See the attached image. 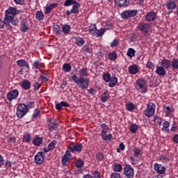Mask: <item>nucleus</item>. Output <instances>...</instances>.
<instances>
[{
    "label": "nucleus",
    "mask_w": 178,
    "mask_h": 178,
    "mask_svg": "<svg viewBox=\"0 0 178 178\" xmlns=\"http://www.w3.org/2000/svg\"><path fill=\"white\" fill-rule=\"evenodd\" d=\"M80 76L77 77V75L74 74L71 77L72 81H74L79 88L81 90H87L90 86V79L88 78H85L88 76V72L87 68H82L79 71Z\"/></svg>",
    "instance_id": "obj_1"
},
{
    "label": "nucleus",
    "mask_w": 178,
    "mask_h": 178,
    "mask_svg": "<svg viewBox=\"0 0 178 178\" xmlns=\"http://www.w3.org/2000/svg\"><path fill=\"white\" fill-rule=\"evenodd\" d=\"M19 13L20 10H17L16 8L10 7L5 11L6 20L10 21L13 26H17L19 24V19H15V16Z\"/></svg>",
    "instance_id": "obj_2"
},
{
    "label": "nucleus",
    "mask_w": 178,
    "mask_h": 178,
    "mask_svg": "<svg viewBox=\"0 0 178 178\" xmlns=\"http://www.w3.org/2000/svg\"><path fill=\"white\" fill-rule=\"evenodd\" d=\"M27 112H29V109L26 106V104H20L17 106V116L19 119H22V118L26 116V115H27Z\"/></svg>",
    "instance_id": "obj_3"
},
{
    "label": "nucleus",
    "mask_w": 178,
    "mask_h": 178,
    "mask_svg": "<svg viewBox=\"0 0 178 178\" xmlns=\"http://www.w3.org/2000/svg\"><path fill=\"white\" fill-rule=\"evenodd\" d=\"M147 85V81L143 79H139L136 81V90H141L143 94H145L148 91V88L145 86Z\"/></svg>",
    "instance_id": "obj_4"
},
{
    "label": "nucleus",
    "mask_w": 178,
    "mask_h": 178,
    "mask_svg": "<svg viewBox=\"0 0 178 178\" xmlns=\"http://www.w3.org/2000/svg\"><path fill=\"white\" fill-rule=\"evenodd\" d=\"M155 115V104L154 103L150 102L147 104V107L145 110V116L147 118H152Z\"/></svg>",
    "instance_id": "obj_5"
},
{
    "label": "nucleus",
    "mask_w": 178,
    "mask_h": 178,
    "mask_svg": "<svg viewBox=\"0 0 178 178\" xmlns=\"http://www.w3.org/2000/svg\"><path fill=\"white\" fill-rule=\"evenodd\" d=\"M138 11L137 10H127L121 13V17L127 20L129 17H134Z\"/></svg>",
    "instance_id": "obj_6"
},
{
    "label": "nucleus",
    "mask_w": 178,
    "mask_h": 178,
    "mask_svg": "<svg viewBox=\"0 0 178 178\" xmlns=\"http://www.w3.org/2000/svg\"><path fill=\"white\" fill-rule=\"evenodd\" d=\"M124 175L127 178H134V168L129 164H126L124 167Z\"/></svg>",
    "instance_id": "obj_7"
},
{
    "label": "nucleus",
    "mask_w": 178,
    "mask_h": 178,
    "mask_svg": "<svg viewBox=\"0 0 178 178\" xmlns=\"http://www.w3.org/2000/svg\"><path fill=\"white\" fill-rule=\"evenodd\" d=\"M69 150L70 152H81V149H83V145L80 143H71L68 147Z\"/></svg>",
    "instance_id": "obj_8"
},
{
    "label": "nucleus",
    "mask_w": 178,
    "mask_h": 178,
    "mask_svg": "<svg viewBox=\"0 0 178 178\" xmlns=\"http://www.w3.org/2000/svg\"><path fill=\"white\" fill-rule=\"evenodd\" d=\"M139 31H141L143 33V35H147L148 34V31L151 29L149 24H139L137 27Z\"/></svg>",
    "instance_id": "obj_9"
},
{
    "label": "nucleus",
    "mask_w": 178,
    "mask_h": 178,
    "mask_svg": "<svg viewBox=\"0 0 178 178\" xmlns=\"http://www.w3.org/2000/svg\"><path fill=\"white\" fill-rule=\"evenodd\" d=\"M17 97H19V90L15 89L8 92L6 95V98L10 102H12L13 99H17Z\"/></svg>",
    "instance_id": "obj_10"
},
{
    "label": "nucleus",
    "mask_w": 178,
    "mask_h": 178,
    "mask_svg": "<svg viewBox=\"0 0 178 178\" xmlns=\"http://www.w3.org/2000/svg\"><path fill=\"white\" fill-rule=\"evenodd\" d=\"M45 159V154L42 152H39L35 156V162L37 165H41Z\"/></svg>",
    "instance_id": "obj_11"
},
{
    "label": "nucleus",
    "mask_w": 178,
    "mask_h": 178,
    "mask_svg": "<svg viewBox=\"0 0 178 178\" xmlns=\"http://www.w3.org/2000/svg\"><path fill=\"white\" fill-rule=\"evenodd\" d=\"M10 22L9 19H6V17H4L3 21H0V29H3V27H6L7 30H12L13 27L10 25Z\"/></svg>",
    "instance_id": "obj_12"
},
{
    "label": "nucleus",
    "mask_w": 178,
    "mask_h": 178,
    "mask_svg": "<svg viewBox=\"0 0 178 178\" xmlns=\"http://www.w3.org/2000/svg\"><path fill=\"white\" fill-rule=\"evenodd\" d=\"M154 170L159 173V175H165L166 172V168L161 164L155 163L154 164Z\"/></svg>",
    "instance_id": "obj_13"
},
{
    "label": "nucleus",
    "mask_w": 178,
    "mask_h": 178,
    "mask_svg": "<svg viewBox=\"0 0 178 178\" xmlns=\"http://www.w3.org/2000/svg\"><path fill=\"white\" fill-rule=\"evenodd\" d=\"M166 6L168 10H173V9H176L177 4L176 3V1L170 0L168 2H167Z\"/></svg>",
    "instance_id": "obj_14"
},
{
    "label": "nucleus",
    "mask_w": 178,
    "mask_h": 178,
    "mask_svg": "<svg viewBox=\"0 0 178 178\" xmlns=\"http://www.w3.org/2000/svg\"><path fill=\"white\" fill-rule=\"evenodd\" d=\"M63 106L65 108H69L70 104H69V103H67L65 101L60 102V103H57L56 104V109L57 111H60V110H62V108H63Z\"/></svg>",
    "instance_id": "obj_15"
},
{
    "label": "nucleus",
    "mask_w": 178,
    "mask_h": 178,
    "mask_svg": "<svg viewBox=\"0 0 178 178\" xmlns=\"http://www.w3.org/2000/svg\"><path fill=\"white\" fill-rule=\"evenodd\" d=\"M58 126V122H56V120H54V119H51L49 121V124L47 125V127L49 129V130H55V129H56V127Z\"/></svg>",
    "instance_id": "obj_16"
},
{
    "label": "nucleus",
    "mask_w": 178,
    "mask_h": 178,
    "mask_svg": "<svg viewBox=\"0 0 178 178\" xmlns=\"http://www.w3.org/2000/svg\"><path fill=\"white\" fill-rule=\"evenodd\" d=\"M156 73L158 76H161L162 77L166 76V70H165L163 67L157 66Z\"/></svg>",
    "instance_id": "obj_17"
},
{
    "label": "nucleus",
    "mask_w": 178,
    "mask_h": 178,
    "mask_svg": "<svg viewBox=\"0 0 178 178\" xmlns=\"http://www.w3.org/2000/svg\"><path fill=\"white\" fill-rule=\"evenodd\" d=\"M17 66H19V67H26L27 69H30V65L26 61V60H18L17 61Z\"/></svg>",
    "instance_id": "obj_18"
},
{
    "label": "nucleus",
    "mask_w": 178,
    "mask_h": 178,
    "mask_svg": "<svg viewBox=\"0 0 178 178\" xmlns=\"http://www.w3.org/2000/svg\"><path fill=\"white\" fill-rule=\"evenodd\" d=\"M115 4L120 8H124L129 5L127 0H115Z\"/></svg>",
    "instance_id": "obj_19"
},
{
    "label": "nucleus",
    "mask_w": 178,
    "mask_h": 178,
    "mask_svg": "<svg viewBox=\"0 0 178 178\" xmlns=\"http://www.w3.org/2000/svg\"><path fill=\"white\" fill-rule=\"evenodd\" d=\"M156 17V14L154 12H149L146 15V20L147 22H154Z\"/></svg>",
    "instance_id": "obj_20"
},
{
    "label": "nucleus",
    "mask_w": 178,
    "mask_h": 178,
    "mask_svg": "<svg viewBox=\"0 0 178 178\" xmlns=\"http://www.w3.org/2000/svg\"><path fill=\"white\" fill-rule=\"evenodd\" d=\"M161 67L163 69H169L170 67V60L168 59H163L160 63Z\"/></svg>",
    "instance_id": "obj_21"
},
{
    "label": "nucleus",
    "mask_w": 178,
    "mask_h": 178,
    "mask_svg": "<svg viewBox=\"0 0 178 178\" xmlns=\"http://www.w3.org/2000/svg\"><path fill=\"white\" fill-rule=\"evenodd\" d=\"M109 98H111V95L109 94V91L106 90L105 92H103L101 97V101L102 102H106V101H108Z\"/></svg>",
    "instance_id": "obj_22"
},
{
    "label": "nucleus",
    "mask_w": 178,
    "mask_h": 178,
    "mask_svg": "<svg viewBox=\"0 0 178 178\" xmlns=\"http://www.w3.org/2000/svg\"><path fill=\"white\" fill-rule=\"evenodd\" d=\"M138 72V65H131L129 67V73L130 74H137V72Z\"/></svg>",
    "instance_id": "obj_23"
},
{
    "label": "nucleus",
    "mask_w": 178,
    "mask_h": 178,
    "mask_svg": "<svg viewBox=\"0 0 178 178\" xmlns=\"http://www.w3.org/2000/svg\"><path fill=\"white\" fill-rule=\"evenodd\" d=\"M72 30V27L69 24H64L62 26V31L65 35H67L69 33H70V31Z\"/></svg>",
    "instance_id": "obj_24"
},
{
    "label": "nucleus",
    "mask_w": 178,
    "mask_h": 178,
    "mask_svg": "<svg viewBox=\"0 0 178 178\" xmlns=\"http://www.w3.org/2000/svg\"><path fill=\"white\" fill-rule=\"evenodd\" d=\"M20 30L22 33H26L29 30V23L26 21H22Z\"/></svg>",
    "instance_id": "obj_25"
},
{
    "label": "nucleus",
    "mask_w": 178,
    "mask_h": 178,
    "mask_svg": "<svg viewBox=\"0 0 178 178\" xmlns=\"http://www.w3.org/2000/svg\"><path fill=\"white\" fill-rule=\"evenodd\" d=\"M85 42H86V41L84 40V39H83V38L77 37L75 39V44L78 47H81V46L84 45Z\"/></svg>",
    "instance_id": "obj_26"
},
{
    "label": "nucleus",
    "mask_w": 178,
    "mask_h": 178,
    "mask_svg": "<svg viewBox=\"0 0 178 178\" xmlns=\"http://www.w3.org/2000/svg\"><path fill=\"white\" fill-rule=\"evenodd\" d=\"M22 87L24 90H30V88L31 87V83H30V81L26 80L22 82Z\"/></svg>",
    "instance_id": "obj_27"
},
{
    "label": "nucleus",
    "mask_w": 178,
    "mask_h": 178,
    "mask_svg": "<svg viewBox=\"0 0 178 178\" xmlns=\"http://www.w3.org/2000/svg\"><path fill=\"white\" fill-rule=\"evenodd\" d=\"M97 30V25L95 24H92L90 26H89V32L92 34L93 37H95Z\"/></svg>",
    "instance_id": "obj_28"
},
{
    "label": "nucleus",
    "mask_w": 178,
    "mask_h": 178,
    "mask_svg": "<svg viewBox=\"0 0 178 178\" xmlns=\"http://www.w3.org/2000/svg\"><path fill=\"white\" fill-rule=\"evenodd\" d=\"M108 87H113L115 84H118V78L116 76H113L109 80Z\"/></svg>",
    "instance_id": "obj_29"
},
{
    "label": "nucleus",
    "mask_w": 178,
    "mask_h": 178,
    "mask_svg": "<svg viewBox=\"0 0 178 178\" xmlns=\"http://www.w3.org/2000/svg\"><path fill=\"white\" fill-rule=\"evenodd\" d=\"M63 70L65 73H69L72 70V65L70 63H65L63 65Z\"/></svg>",
    "instance_id": "obj_30"
},
{
    "label": "nucleus",
    "mask_w": 178,
    "mask_h": 178,
    "mask_svg": "<svg viewBox=\"0 0 178 178\" xmlns=\"http://www.w3.org/2000/svg\"><path fill=\"white\" fill-rule=\"evenodd\" d=\"M61 163H62L63 166H67V165H69V163H70V158L65 157L64 156H63L62 160H61Z\"/></svg>",
    "instance_id": "obj_31"
},
{
    "label": "nucleus",
    "mask_w": 178,
    "mask_h": 178,
    "mask_svg": "<svg viewBox=\"0 0 178 178\" xmlns=\"http://www.w3.org/2000/svg\"><path fill=\"white\" fill-rule=\"evenodd\" d=\"M79 7H80V3L76 1V3H74L72 9L71 10L72 13H77V12H79Z\"/></svg>",
    "instance_id": "obj_32"
},
{
    "label": "nucleus",
    "mask_w": 178,
    "mask_h": 178,
    "mask_svg": "<svg viewBox=\"0 0 178 178\" xmlns=\"http://www.w3.org/2000/svg\"><path fill=\"white\" fill-rule=\"evenodd\" d=\"M44 13L41 10L36 12L35 17L38 20H44Z\"/></svg>",
    "instance_id": "obj_33"
},
{
    "label": "nucleus",
    "mask_w": 178,
    "mask_h": 178,
    "mask_svg": "<svg viewBox=\"0 0 178 178\" xmlns=\"http://www.w3.org/2000/svg\"><path fill=\"white\" fill-rule=\"evenodd\" d=\"M54 33H55L57 35H62V30H60V26L59 25H56L54 27Z\"/></svg>",
    "instance_id": "obj_34"
},
{
    "label": "nucleus",
    "mask_w": 178,
    "mask_h": 178,
    "mask_svg": "<svg viewBox=\"0 0 178 178\" xmlns=\"http://www.w3.org/2000/svg\"><path fill=\"white\" fill-rule=\"evenodd\" d=\"M33 144H34L36 147L41 145V144H42V138H35L33 141Z\"/></svg>",
    "instance_id": "obj_35"
},
{
    "label": "nucleus",
    "mask_w": 178,
    "mask_h": 178,
    "mask_svg": "<svg viewBox=\"0 0 178 178\" xmlns=\"http://www.w3.org/2000/svg\"><path fill=\"white\" fill-rule=\"evenodd\" d=\"M127 55L129 58H133V56H135V55H136V50H134V49H133V48H129L128 49Z\"/></svg>",
    "instance_id": "obj_36"
},
{
    "label": "nucleus",
    "mask_w": 178,
    "mask_h": 178,
    "mask_svg": "<svg viewBox=\"0 0 178 178\" xmlns=\"http://www.w3.org/2000/svg\"><path fill=\"white\" fill-rule=\"evenodd\" d=\"M106 134H101V136L105 141H112V134H109L108 135H106Z\"/></svg>",
    "instance_id": "obj_37"
},
{
    "label": "nucleus",
    "mask_w": 178,
    "mask_h": 178,
    "mask_svg": "<svg viewBox=\"0 0 178 178\" xmlns=\"http://www.w3.org/2000/svg\"><path fill=\"white\" fill-rule=\"evenodd\" d=\"M56 145V140H52L48 145V151H53L55 149V146Z\"/></svg>",
    "instance_id": "obj_38"
},
{
    "label": "nucleus",
    "mask_w": 178,
    "mask_h": 178,
    "mask_svg": "<svg viewBox=\"0 0 178 178\" xmlns=\"http://www.w3.org/2000/svg\"><path fill=\"white\" fill-rule=\"evenodd\" d=\"M140 155H141V149L140 148L135 147L134 149V156L138 158Z\"/></svg>",
    "instance_id": "obj_39"
},
{
    "label": "nucleus",
    "mask_w": 178,
    "mask_h": 178,
    "mask_svg": "<svg viewBox=\"0 0 178 178\" xmlns=\"http://www.w3.org/2000/svg\"><path fill=\"white\" fill-rule=\"evenodd\" d=\"M101 127L102 129V134H106V133H108V131L109 130V127H108V126L105 123L102 124Z\"/></svg>",
    "instance_id": "obj_40"
},
{
    "label": "nucleus",
    "mask_w": 178,
    "mask_h": 178,
    "mask_svg": "<svg viewBox=\"0 0 178 178\" xmlns=\"http://www.w3.org/2000/svg\"><path fill=\"white\" fill-rule=\"evenodd\" d=\"M163 131H165V133L169 131V122L165 121L163 124V128L161 129Z\"/></svg>",
    "instance_id": "obj_41"
},
{
    "label": "nucleus",
    "mask_w": 178,
    "mask_h": 178,
    "mask_svg": "<svg viewBox=\"0 0 178 178\" xmlns=\"http://www.w3.org/2000/svg\"><path fill=\"white\" fill-rule=\"evenodd\" d=\"M25 106H26L29 111V109H31V108H34L35 106V102L33 101L32 102L27 101L26 104H25Z\"/></svg>",
    "instance_id": "obj_42"
},
{
    "label": "nucleus",
    "mask_w": 178,
    "mask_h": 178,
    "mask_svg": "<svg viewBox=\"0 0 178 178\" xmlns=\"http://www.w3.org/2000/svg\"><path fill=\"white\" fill-rule=\"evenodd\" d=\"M137 130H138V126L136 124H131L130 127V131L131 133L136 134L137 132Z\"/></svg>",
    "instance_id": "obj_43"
},
{
    "label": "nucleus",
    "mask_w": 178,
    "mask_h": 178,
    "mask_svg": "<svg viewBox=\"0 0 178 178\" xmlns=\"http://www.w3.org/2000/svg\"><path fill=\"white\" fill-rule=\"evenodd\" d=\"M126 109H127V111L131 112V111H134V109H135L134 104L133 103L127 104Z\"/></svg>",
    "instance_id": "obj_44"
},
{
    "label": "nucleus",
    "mask_w": 178,
    "mask_h": 178,
    "mask_svg": "<svg viewBox=\"0 0 178 178\" xmlns=\"http://www.w3.org/2000/svg\"><path fill=\"white\" fill-rule=\"evenodd\" d=\"M82 50L84 52H88L89 54H91V52H92V49L91 48V47L88 46V45H85L83 47Z\"/></svg>",
    "instance_id": "obj_45"
},
{
    "label": "nucleus",
    "mask_w": 178,
    "mask_h": 178,
    "mask_svg": "<svg viewBox=\"0 0 178 178\" xmlns=\"http://www.w3.org/2000/svg\"><path fill=\"white\" fill-rule=\"evenodd\" d=\"M75 165L78 168H83V165H84V161L81 159H79L76 161V162L75 163Z\"/></svg>",
    "instance_id": "obj_46"
},
{
    "label": "nucleus",
    "mask_w": 178,
    "mask_h": 178,
    "mask_svg": "<svg viewBox=\"0 0 178 178\" xmlns=\"http://www.w3.org/2000/svg\"><path fill=\"white\" fill-rule=\"evenodd\" d=\"M40 113V109L35 108L32 115L33 119H37V118H39Z\"/></svg>",
    "instance_id": "obj_47"
},
{
    "label": "nucleus",
    "mask_w": 178,
    "mask_h": 178,
    "mask_svg": "<svg viewBox=\"0 0 178 178\" xmlns=\"http://www.w3.org/2000/svg\"><path fill=\"white\" fill-rule=\"evenodd\" d=\"M154 122L155 123H156V124H159V126H161V124H162V119H161V118L158 117V115H154Z\"/></svg>",
    "instance_id": "obj_48"
},
{
    "label": "nucleus",
    "mask_w": 178,
    "mask_h": 178,
    "mask_svg": "<svg viewBox=\"0 0 178 178\" xmlns=\"http://www.w3.org/2000/svg\"><path fill=\"white\" fill-rule=\"evenodd\" d=\"M171 66L172 69H178V58H175L172 61Z\"/></svg>",
    "instance_id": "obj_49"
},
{
    "label": "nucleus",
    "mask_w": 178,
    "mask_h": 178,
    "mask_svg": "<svg viewBox=\"0 0 178 178\" xmlns=\"http://www.w3.org/2000/svg\"><path fill=\"white\" fill-rule=\"evenodd\" d=\"M76 1L74 0H66L64 3V6H71V5H74Z\"/></svg>",
    "instance_id": "obj_50"
},
{
    "label": "nucleus",
    "mask_w": 178,
    "mask_h": 178,
    "mask_svg": "<svg viewBox=\"0 0 178 178\" xmlns=\"http://www.w3.org/2000/svg\"><path fill=\"white\" fill-rule=\"evenodd\" d=\"M111 78L112 77H111V74H109V73H104L103 74V79H104V81H106V83H108V81H109Z\"/></svg>",
    "instance_id": "obj_51"
},
{
    "label": "nucleus",
    "mask_w": 178,
    "mask_h": 178,
    "mask_svg": "<svg viewBox=\"0 0 178 178\" xmlns=\"http://www.w3.org/2000/svg\"><path fill=\"white\" fill-rule=\"evenodd\" d=\"M104 33H105V29H101L100 30L97 29L95 35H97V37H102Z\"/></svg>",
    "instance_id": "obj_52"
},
{
    "label": "nucleus",
    "mask_w": 178,
    "mask_h": 178,
    "mask_svg": "<svg viewBox=\"0 0 178 178\" xmlns=\"http://www.w3.org/2000/svg\"><path fill=\"white\" fill-rule=\"evenodd\" d=\"M96 159L97 161H104V159H105V156H104V153L99 152L96 155Z\"/></svg>",
    "instance_id": "obj_53"
},
{
    "label": "nucleus",
    "mask_w": 178,
    "mask_h": 178,
    "mask_svg": "<svg viewBox=\"0 0 178 178\" xmlns=\"http://www.w3.org/2000/svg\"><path fill=\"white\" fill-rule=\"evenodd\" d=\"M116 58H118V54H116V53H111L108 54L110 60H116Z\"/></svg>",
    "instance_id": "obj_54"
},
{
    "label": "nucleus",
    "mask_w": 178,
    "mask_h": 178,
    "mask_svg": "<svg viewBox=\"0 0 178 178\" xmlns=\"http://www.w3.org/2000/svg\"><path fill=\"white\" fill-rule=\"evenodd\" d=\"M32 66L33 69H40V66H41V64L40 63V61L35 60L33 62Z\"/></svg>",
    "instance_id": "obj_55"
},
{
    "label": "nucleus",
    "mask_w": 178,
    "mask_h": 178,
    "mask_svg": "<svg viewBox=\"0 0 178 178\" xmlns=\"http://www.w3.org/2000/svg\"><path fill=\"white\" fill-rule=\"evenodd\" d=\"M24 141L25 143H30V141H31V136L30 134L24 136Z\"/></svg>",
    "instance_id": "obj_56"
},
{
    "label": "nucleus",
    "mask_w": 178,
    "mask_h": 178,
    "mask_svg": "<svg viewBox=\"0 0 178 178\" xmlns=\"http://www.w3.org/2000/svg\"><path fill=\"white\" fill-rule=\"evenodd\" d=\"M122 165L118 164L114 166V172H122Z\"/></svg>",
    "instance_id": "obj_57"
},
{
    "label": "nucleus",
    "mask_w": 178,
    "mask_h": 178,
    "mask_svg": "<svg viewBox=\"0 0 178 178\" xmlns=\"http://www.w3.org/2000/svg\"><path fill=\"white\" fill-rule=\"evenodd\" d=\"M49 79L47 76H44V75H40L38 78V81H48Z\"/></svg>",
    "instance_id": "obj_58"
},
{
    "label": "nucleus",
    "mask_w": 178,
    "mask_h": 178,
    "mask_svg": "<svg viewBox=\"0 0 178 178\" xmlns=\"http://www.w3.org/2000/svg\"><path fill=\"white\" fill-rule=\"evenodd\" d=\"M154 63L149 60L147 62L146 65V67L147 69H154Z\"/></svg>",
    "instance_id": "obj_59"
},
{
    "label": "nucleus",
    "mask_w": 178,
    "mask_h": 178,
    "mask_svg": "<svg viewBox=\"0 0 178 178\" xmlns=\"http://www.w3.org/2000/svg\"><path fill=\"white\" fill-rule=\"evenodd\" d=\"M41 87V84H40V83L38 82H35V83L33 84V88L34 90H36L37 91H38V90H40Z\"/></svg>",
    "instance_id": "obj_60"
},
{
    "label": "nucleus",
    "mask_w": 178,
    "mask_h": 178,
    "mask_svg": "<svg viewBox=\"0 0 178 178\" xmlns=\"http://www.w3.org/2000/svg\"><path fill=\"white\" fill-rule=\"evenodd\" d=\"M119 45V40L117 39H115L111 43V47H118Z\"/></svg>",
    "instance_id": "obj_61"
},
{
    "label": "nucleus",
    "mask_w": 178,
    "mask_h": 178,
    "mask_svg": "<svg viewBox=\"0 0 178 178\" xmlns=\"http://www.w3.org/2000/svg\"><path fill=\"white\" fill-rule=\"evenodd\" d=\"M111 178H120V174L118 172H112L111 175Z\"/></svg>",
    "instance_id": "obj_62"
},
{
    "label": "nucleus",
    "mask_w": 178,
    "mask_h": 178,
    "mask_svg": "<svg viewBox=\"0 0 178 178\" xmlns=\"http://www.w3.org/2000/svg\"><path fill=\"white\" fill-rule=\"evenodd\" d=\"M93 177L95 178H101V173L95 170L93 172Z\"/></svg>",
    "instance_id": "obj_63"
},
{
    "label": "nucleus",
    "mask_w": 178,
    "mask_h": 178,
    "mask_svg": "<svg viewBox=\"0 0 178 178\" xmlns=\"http://www.w3.org/2000/svg\"><path fill=\"white\" fill-rule=\"evenodd\" d=\"M14 2H15L17 5H24V0H14Z\"/></svg>",
    "instance_id": "obj_64"
}]
</instances>
